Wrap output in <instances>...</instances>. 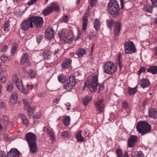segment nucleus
I'll list each match as a JSON object with an SVG mask.
<instances>
[{
  "label": "nucleus",
  "mask_w": 157,
  "mask_h": 157,
  "mask_svg": "<svg viewBox=\"0 0 157 157\" xmlns=\"http://www.w3.org/2000/svg\"><path fill=\"white\" fill-rule=\"evenodd\" d=\"M85 83L90 91L95 92L98 86V75L93 74L89 76L87 78Z\"/></svg>",
  "instance_id": "obj_1"
},
{
  "label": "nucleus",
  "mask_w": 157,
  "mask_h": 157,
  "mask_svg": "<svg viewBox=\"0 0 157 157\" xmlns=\"http://www.w3.org/2000/svg\"><path fill=\"white\" fill-rule=\"evenodd\" d=\"M137 131L142 135H144L149 132L151 129V126L149 124L143 121L138 122L136 126Z\"/></svg>",
  "instance_id": "obj_2"
},
{
  "label": "nucleus",
  "mask_w": 157,
  "mask_h": 157,
  "mask_svg": "<svg viewBox=\"0 0 157 157\" xmlns=\"http://www.w3.org/2000/svg\"><path fill=\"white\" fill-rule=\"evenodd\" d=\"M109 11L113 16H116L119 14L120 7L116 0H110L108 5Z\"/></svg>",
  "instance_id": "obj_3"
},
{
  "label": "nucleus",
  "mask_w": 157,
  "mask_h": 157,
  "mask_svg": "<svg viewBox=\"0 0 157 157\" xmlns=\"http://www.w3.org/2000/svg\"><path fill=\"white\" fill-rule=\"evenodd\" d=\"M104 71L106 73L111 74L115 73L117 71V67L114 63L110 61L106 62L103 65Z\"/></svg>",
  "instance_id": "obj_4"
},
{
  "label": "nucleus",
  "mask_w": 157,
  "mask_h": 157,
  "mask_svg": "<svg viewBox=\"0 0 157 157\" xmlns=\"http://www.w3.org/2000/svg\"><path fill=\"white\" fill-rule=\"evenodd\" d=\"M69 31L65 29H62L59 31L58 35L61 39L67 42H72L73 40V36L71 32L70 34H68Z\"/></svg>",
  "instance_id": "obj_5"
},
{
  "label": "nucleus",
  "mask_w": 157,
  "mask_h": 157,
  "mask_svg": "<svg viewBox=\"0 0 157 157\" xmlns=\"http://www.w3.org/2000/svg\"><path fill=\"white\" fill-rule=\"evenodd\" d=\"M12 81L13 83L15 84L16 87L20 91L25 94L28 93V91L23 89L21 79L20 78H18L16 74L13 75Z\"/></svg>",
  "instance_id": "obj_6"
},
{
  "label": "nucleus",
  "mask_w": 157,
  "mask_h": 157,
  "mask_svg": "<svg viewBox=\"0 0 157 157\" xmlns=\"http://www.w3.org/2000/svg\"><path fill=\"white\" fill-rule=\"evenodd\" d=\"M107 26L109 28L114 24L115 27L114 28V32L115 36H118L121 29V24L120 22L117 21L116 22H113L112 19H107Z\"/></svg>",
  "instance_id": "obj_7"
},
{
  "label": "nucleus",
  "mask_w": 157,
  "mask_h": 157,
  "mask_svg": "<svg viewBox=\"0 0 157 157\" xmlns=\"http://www.w3.org/2000/svg\"><path fill=\"white\" fill-rule=\"evenodd\" d=\"M124 49L126 54H132L136 52V48L133 43L129 41L126 42L124 44Z\"/></svg>",
  "instance_id": "obj_8"
},
{
  "label": "nucleus",
  "mask_w": 157,
  "mask_h": 157,
  "mask_svg": "<svg viewBox=\"0 0 157 157\" xmlns=\"http://www.w3.org/2000/svg\"><path fill=\"white\" fill-rule=\"evenodd\" d=\"M33 26V24L32 22L31 17L23 21L20 25L21 29L25 31L28 30L30 28H32Z\"/></svg>",
  "instance_id": "obj_9"
},
{
  "label": "nucleus",
  "mask_w": 157,
  "mask_h": 157,
  "mask_svg": "<svg viewBox=\"0 0 157 157\" xmlns=\"http://www.w3.org/2000/svg\"><path fill=\"white\" fill-rule=\"evenodd\" d=\"M75 84V78L71 76L69 79H67L64 86V88L67 91H70Z\"/></svg>",
  "instance_id": "obj_10"
},
{
  "label": "nucleus",
  "mask_w": 157,
  "mask_h": 157,
  "mask_svg": "<svg viewBox=\"0 0 157 157\" xmlns=\"http://www.w3.org/2000/svg\"><path fill=\"white\" fill-rule=\"evenodd\" d=\"M75 84V78L71 76L69 79H67L64 86V88L67 91H70Z\"/></svg>",
  "instance_id": "obj_11"
},
{
  "label": "nucleus",
  "mask_w": 157,
  "mask_h": 157,
  "mask_svg": "<svg viewBox=\"0 0 157 157\" xmlns=\"http://www.w3.org/2000/svg\"><path fill=\"white\" fill-rule=\"evenodd\" d=\"M59 8L57 5L55 3H52L50 6L43 11V13L44 15H46L54 10H58Z\"/></svg>",
  "instance_id": "obj_12"
},
{
  "label": "nucleus",
  "mask_w": 157,
  "mask_h": 157,
  "mask_svg": "<svg viewBox=\"0 0 157 157\" xmlns=\"http://www.w3.org/2000/svg\"><path fill=\"white\" fill-rule=\"evenodd\" d=\"M95 105L97 111L98 112V113L103 112L104 110V106L103 100L100 99L95 102Z\"/></svg>",
  "instance_id": "obj_13"
},
{
  "label": "nucleus",
  "mask_w": 157,
  "mask_h": 157,
  "mask_svg": "<svg viewBox=\"0 0 157 157\" xmlns=\"http://www.w3.org/2000/svg\"><path fill=\"white\" fill-rule=\"evenodd\" d=\"M25 138L29 144L36 143V136L32 132L28 133L26 134Z\"/></svg>",
  "instance_id": "obj_14"
},
{
  "label": "nucleus",
  "mask_w": 157,
  "mask_h": 157,
  "mask_svg": "<svg viewBox=\"0 0 157 157\" xmlns=\"http://www.w3.org/2000/svg\"><path fill=\"white\" fill-rule=\"evenodd\" d=\"M31 18L33 24V23L37 27L40 26L43 23V19L41 17L31 16Z\"/></svg>",
  "instance_id": "obj_15"
},
{
  "label": "nucleus",
  "mask_w": 157,
  "mask_h": 157,
  "mask_svg": "<svg viewBox=\"0 0 157 157\" xmlns=\"http://www.w3.org/2000/svg\"><path fill=\"white\" fill-rule=\"evenodd\" d=\"M137 137L136 136L132 135L128 140V146L129 147H133L137 142Z\"/></svg>",
  "instance_id": "obj_16"
},
{
  "label": "nucleus",
  "mask_w": 157,
  "mask_h": 157,
  "mask_svg": "<svg viewBox=\"0 0 157 157\" xmlns=\"http://www.w3.org/2000/svg\"><path fill=\"white\" fill-rule=\"evenodd\" d=\"M54 33V31L53 29L51 27H48L46 29L45 33V36L49 39L53 38Z\"/></svg>",
  "instance_id": "obj_17"
},
{
  "label": "nucleus",
  "mask_w": 157,
  "mask_h": 157,
  "mask_svg": "<svg viewBox=\"0 0 157 157\" xmlns=\"http://www.w3.org/2000/svg\"><path fill=\"white\" fill-rule=\"evenodd\" d=\"M19 155V152L17 149L11 148L8 152L7 157H18Z\"/></svg>",
  "instance_id": "obj_18"
},
{
  "label": "nucleus",
  "mask_w": 157,
  "mask_h": 157,
  "mask_svg": "<svg viewBox=\"0 0 157 157\" xmlns=\"http://www.w3.org/2000/svg\"><path fill=\"white\" fill-rule=\"evenodd\" d=\"M43 131L44 132H46L49 135L50 137V139L53 142L55 140V137L53 131L52 130L49 129L48 127H44L43 129Z\"/></svg>",
  "instance_id": "obj_19"
},
{
  "label": "nucleus",
  "mask_w": 157,
  "mask_h": 157,
  "mask_svg": "<svg viewBox=\"0 0 157 157\" xmlns=\"http://www.w3.org/2000/svg\"><path fill=\"white\" fill-rule=\"evenodd\" d=\"M17 94L15 92H13L11 94L10 98V105L15 104L17 101Z\"/></svg>",
  "instance_id": "obj_20"
},
{
  "label": "nucleus",
  "mask_w": 157,
  "mask_h": 157,
  "mask_svg": "<svg viewBox=\"0 0 157 157\" xmlns=\"http://www.w3.org/2000/svg\"><path fill=\"white\" fill-rule=\"evenodd\" d=\"M148 116L151 118L157 119V110L154 109H150L149 110Z\"/></svg>",
  "instance_id": "obj_21"
},
{
  "label": "nucleus",
  "mask_w": 157,
  "mask_h": 157,
  "mask_svg": "<svg viewBox=\"0 0 157 157\" xmlns=\"http://www.w3.org/2000/svg\"><path fill=\"white\" fill-rule=\"evenodd\" d=\"M20 61L21 64L28 63L29 61V55L27 53L23 54L21 56Z\"/></svg>",
  "instance_id": "obj_22"
},
{
  "label": "nucleus",
  "mask_w": 157,
  "mask_h": 157,
  "mask_svg": "<svg viewBox=\"0 0 157 157\" xmlns=\"http://www.w3.org/2000/svg\"><path fill=\"white\" fill-rule=\"evenodd\" d=\"M139 83L141 86L144 88L148 87L150 85L149 81L147 79L145 78L140 80Z\"/></svg>",
  "instance_id": "obj_23"
},
{
  "label": "nucleus",
  "mask_w": 157,
  "mask_h": 157,
  "mask_svg": "<svg viewBox=\"0 0 157 157\" xmlns=\"http://www.w3.org/2000/svg\"><path fill=\"white\" fill-rule=\"evenodd\" d=\"M0 122L6 125L11 124L10 122L9 121V118L6 115L0 117Z\"/></svg>",
  "instance_id": "obj_24"
},
{
  "label": "nucleus",
  "mask_w": 157,
  "mask_h": 157,
  "mask_svg": "<svg viewBox=\"0 0 157 157\" xmlns=\"http://www.w3.org/2000/svg\"><path fill=\"white\" fill-rule=\"evenodd\" d=\"M86 50L83 48H81L78 49L76 52L75 55L78 57H80L85 55L86 53Z\"/></svg>",
  "instance_id": "obj_25"
},
{
  "label": "nucleus",
  "mask_w": 157,
  "mask_h": 157,
  "mask_svg": "<svg viewBox=\"0 0 157 157\" xmlns=\"http://www.w3.org/2000/svg\"><path fill=\"white\" fill-rule=\"evenodd\" d=\"M30 148V151L32 153H35L37 150L36 143L29 144Z\"/></svg>",
  "instance_id": "obj_26"
},
{
  "label": "nucleus",
  "mask_w": 157,
  "mask_h": 157,
  "mask_svg": "<svg viewBox=\"0 0 157 157\" xmlns=\"http://www.w3.org/2000/svg\"><path fill=\"white\" fill-rule=\"evenodd\" d=\"M71 59H67L63 62L61 66L63 68H66L68 67L71 64Z\"/></svg>",
  "instance_id": "obj_27"
},
{
  "label": "nucleus",
  "mask_w": 157,
  "mask_h": 157,
  "mask_svg": "<svg viewBox=\"0 0 157 157\" xmlns=\"http://www.w3.org/2000/svg\"><path fill=\"white\" fill-rule=\"evenodd\" d=\"M82 132V131H80L78 132L76 135V139L79 142H84L86 140L85 138L83 137L82 136L81 134Z\"/></svg>",
  "instance_id": "obj_28"
},
{
  "label": "nucleus",
  "mask_w": 157,
  "mask_h": 157,
  "mask_svg": "<svg viewBox=\"0 0 157 157\" xmlns=\"http://www.w3.org/2000/svg\"><path fill=\"white\" fill-rule=\"evenodd\" d=\"M24 107L25 109L28 111V115L30 116H32L34 113V109L30 106H24Z\"/></svg>",
  "instance_id": "obj_29"
},
{
  "label": "nucleus",
  "mask_w": 157,
  "mask_h": 157,
  "mask_svg": "<svg viewBox=\"0 0 157 157\" xmlns=\"http://www.w3.org/2000/svg\"><path fill=\"white\" fill-rule=\"evenodd\" d=\"M148 72H149L153 74L157 73V67L155 66H150L147 70Z\"/></svg>",
  "instance_id": "obj_30"
},
{
  "label": "nucleus",
  "mask_w": 157,
  "mask_h": 157,
  "mask_svg": "<svg viewBox=\"0 0 157 157\" xmlns=\"http://www.w3.org/2000/svg\"><path fill=\"white\" fill-rule=\"evenodd\" d=\"M100 25V21L98 19H95L94 23V27L97 31H98L99 30Z\"/></svg>",
  "instance_id": "obj_31"
},
{
  "label": "nucleus",
  "mask_w": 157,
  "mask_h": 157,
  "mask_svg": "<svg viewBox=\"0 0 157 157\" xmlns=\"http://www.w3.org/2000/svg\"><path fill=\"white\" fill-rule=\"evenodd\" d=\"M132 157H144V155L140 151H132L131 153Z\"/></svg>",
  "instance_id": "obj_32"
},
{
  "label": "nucleus",
  "mask_w": 157,
  "mask_h": 157,
  "mask_svg": "<svg viewBox=\"0 0 157 157\" xmlns=\"http://www.w3.org/2000/svg\"><path fill=\"white\" fill-rule=\"evenodd\" d=\"M10 43H11L13 45V47L11 51V54L12 56H13L15 54L17 50V44H16L13 40H11Z\"/></svg>",
  "instance_id": "obj_33"
},
{
  "label": "nucleus",
  "mask_w": 157,
  "mask_h": 157,
  "mask_svg": "<svg viewBox=\"0 0 157 157\" xmlns=\"http://www.w3.org/2000/svg\"><path fill=\"white\" fill-rule=\"evenodd\" d=\"M51 54V52L50 51L46 50L43 52L42 55L45 59H47L50 57Z\"/></svg>",
  "instance_id": "obj_34"
},
{
  "label": "nucleus",
  "mask_w": 157,
  "mask_h": 157,
  "mask_svg": "<svg viewBox=\"0 0 157 157\" xmlns=\"http://www.w3.org/2000/svg\"><path fill=\"white\" fill-rule=\"evenodd\" d=\"M91 99L90 96H86L83 99L82 104L85 106L86 105Z\"/></svg>",
  "instance_id": "obj_35"
},
{
  "label": "nucleus",
  "mask_w": 157,
  "mask_h": 157,
  "mask_svg": "<svg viewBox=\"0 0 157 157\" xmlns=\"http://www.w3.org/2000/svg\"><path fill=\"white\" fill-rule=\"evenodd\" d=\"M19 116L22 119L23 123L24 124H28V121L24 114L21 113L20 114Z\"/></svg>",
  "instance_id": "obj_36"
},
{
  "label": "nucleus",
  "mask_w": 157,
  "mask_h": 157,
  "mask_svg": "<svg viewBox=\"0 0 157 157\" xmlns=\"http://www.w3.org/2000/svg\"><path fill=\"white\" fill-rule=\"evenodd\" d=\"M137 86L133 88L129 87L128 88V93L130 95H134L137 92Z\"/></svg>",
  "instance_id": "obj_37"
},
{
  "label": "nucleus",
  "mask_w": 157,
  "mask_h": 157,
  "mask_svg": "<svg viewBox=\"0 0 157 157\" xmlns=\"http://www.w3.org/2000/svg\"><path fill=\"white\" fill-rule=\"evenodd\" d=\"M154 7L153 6L152 7L148 5H144L143 9L144 11H146L149 13H151L152 11V7Z\"/></svg>",
  "instance_id": "obj_38"
},
{
  "label": "nucleus",
  "mask_w": 157,
  "mask_h": 157,
  "mask_svg": "<svg viewBox=\"0 0 157 157\" xmlns=\"http://www.w3.org/2000/svg\"><path fill=\"white\" fill-rule=\"evenodd\" d=\"M27 73L29 76L31 78H33L36 76L35 72L31 69L28 70L27 71Z\"/></svg>",
  "instance_id": "obj_39"
},
{
  "label": "nucleus",
  "mask_w": 157,
  "mask_h": 157,
  "mask_svg": "<svg viewBox=\"0 0 157 157\" xmlns=\"http://www.w3.org/2000/svg\"><path fill=\"white\" fill-rule=\"evenodd\" d=\"M58 79L59 82L64 83L66 81L65 76L63 74L60 75L58 77Z\"/></svg>",
  "instance_id": "obj_40"
},
{
  "label": "nucleus",
  "mask_w": 157,
  "mask_h": 157,
  "mask_svg": "<svg viewBox=\"0 0 157 157\" xmlns=\"http://www.w3.org/2000/svg\"><path fill=\"white\" fill-rule=\"evenodd\" d=\"M70 118L69 116L65 117L63 120V122L66 126L69 125L70 124Z\"/></svg>",
  "instance_id": "obj_41"
},
{
  "label": "nucleus",
  "mask_w": 157,
  "mask_h": 157,
  "mask_svg": "<svg viewBox=\"0 0 157 157\" xmlns=\"http://www.w3.org/2000/svg\"><path fill=\"white\" fill-rule=\"evenodd\" d=\"M87 23V18L86 17H84L83 18L82 29L85 30L86 28Z\"/></svg>",
  "instance_id": "obj_42"
},
{
  "label": "nucleus",
  "mask_w": 157,
  "mask_h": 157,
  "mask_svg": "<svg viewBox=\"0 0 157 157\" xmlns=\"http://www.w3.org/2000/svg\"><path fill=\"white\" fill-rule=\"evenodd\" d=\"M6 88L7 91L9 92L11 91L13 89V84L11 83H7Z\"/></svg>",
  "instance_id": "obj_43"
},
{
  "label": "nucleus",
  "mask_w": 157,
  "mask_h": 157,
  "mask_svg": "<svg viewBox=\"0 0 157 157\" xmlns=\"http://www.w3.org/2000/svg\"><path fill=\"white\" fill-rule=\"evenodd\" d=\"M70 135V133L67 131H64L61 134V136L65 138H67L69 137Z\"/></svg>",
  "instance_id": "obj_44"
},
{
  "label": "nucleus",
  "mask_w": 157,
  "mask_h": 157,
  "mask_svg": "<svg viewBox=\"0 0 157 157\" xmlns=\"http://www.w3.org/2000/svg\"><path fill=\"white\" fill-rule=\"evenodd\" d=\"M97 33L94 32H90L88 35V37L91 40L92 39L94 36H95Z\"/></svg>",
  "instance_id": "obj_45"
},
{
  "label": "nucleus",
  "mask_w": 157,
  "mask_h": 157,
  "mask_svg": "<svg viewBox=\"0 0 157 157\" xmlns=\"http://www.w3.org/2000/svg\"><path fill=\"white\" fill-rule=\"evenodd\" d=\"M27 8L26 7H25V10L23 11H22L21 10H18L16 11L15 13V14H16V15L19 16H21L23 13H24L25 11L26 10Z\"/></svg>",
  "instance_id": "obj_46"
},
{
  "label": "nucleus",
  "mask_w": 157,
  "mask_h": 157,
  "mask_svg": "<svg viewBox=\"0 0 157 157\" xmlns=\"http://www.w3.org/2000/svg\"><path fill=\"white\" fill-rule=\"evenodd\" d=\"M117 157H122V151L121 149H118L116 151Z\"/></svg>",
  "instance_id": "obj_47"
},
{
  "label": "nucleus",
  "mask_w": 157,
  "mask_h": 157,
  "mask_svg": "<svg viewBox=\"0 0 157 157\" xmlns=\"http://www.w3.org/2000/svg\"><path fill=\"white\" fill-rule=\"evenodd\" d=\"M122 105L123 107L125 109H128L129 108L128 104L125 101H122Z\"/></svg>",
  "instance_id": "obj_48"
},
{
  "label": "nucleus",
  "mask_w": 157,
  "mask_h": 157,
  "mask_svg": "<svg viewBox=\"0 0 157 157\" xmlns=\"http://www.w3.org/2000/svg\"><path fill=\"white\" fill-rule=\"evenodd\" d=\"M43 36L40 35L37 36L36 37L37 42L39 44L40 43L41 40L43 39Z\"/></svg>",
  "instance_id": "obj_49"
},
{
  "label": "nucleus",
  "mask_w": 157,
  "mask_h": 157,
  "mask_svg": "<svg viewBox=\"0 0 157 157\" xmlns=\"http://www.w3.org/2000/svg\"><path fill=\"white\" fill-rule=\"evenodd\" d=\"M9 26V23L7 22H5L4 25V31H7L8 30V28Z\"/></svg>",
  "instance_id": "obj_50"
},
{
  "label": "nucleus",
  "mask_w": 157,
  "mask_h": 157,
  "mask_svg": "<svg viewBox=\"0 0 157 157\" xmlns=\"http://www.w3.org/2000/svg\"><path fill=\"white\" fill-rule=\"evenodd\" d=\"M8 59L7 56L6 55H3L1 57V59L3 62H4L6 61Z\"/></svg>",
  "instance_id": "obj_51"
},
{
  "label": "nucleus",
  "mask_w": 157,
  "mask_h": 157,
  "mask_svg": "<svg viewBox=\"0 0 157 157\" xmlns=\"http://www.w3.org/2000/svg\"><path fill=\"white\" fill-rule=\"evenodd\" d=\"M97 0H90V3L91 7H93L96 5Z\"/></svg>",
  "instance_id": "obj_52"
},
{
  "label": "nucleus",
  "mask_w": 157,
  "mask_h": 157,
  "mask_svg": "<svg viewBox=\"0 0 157 157\" xmlns=\"http://www.w3.org/2000/svg\"><path fill=\"white\" fill-rule=\"evenodd\" d=\"M146 69L145 67H142L140 68L139 71V75L141 73L144 72L146 71Z\"/></svg>",
  "instance_id": "obj_53"
},
{
  "label": "nucleus",
  "mask_w": 157,
  "mask_h": 157,
  "mask_svg": "<svg viewBox=\"0 0 157 157\" xmlns=\"http://www.w3.org/2000/svg\"><path fill=\"white\" fill-rule=\"evenodd\" d=\"M41 116L40 113H36L33 116L34 118H39Z\"/></svg>",
  "instance_id": "obj_54"
},
{
  "label": "nucleus",
  "mask_w": 157,
  "mask_h": 157,
  "mask_svg": "<svg viewBox=\"0 0 157 157\" xmlns=\"http://www.w3.org/2000/svg\"><path fill=\"white\" fill-rule=\"evenodd\" d=\"M6 107L5 102L2 101H0V108H4Z\"/></svg>",
  "instance_id": "obj_55"
},
{
  "label": "nucleus",
  "mask_w": 157,
  "mask_h": 157,
  "mask_svg": "<svg viewBox=\"0 0 157 157\" xmlns=\"http://www.w3.org/2000/svg\"><path fill=\"white\" fill-rule=\"evenodd\" d=\"M23 104L25 105V106H28V100L27 99L24 98L22 100Z\"/></svg>",
  "instance_id": "obj_56"
},
{
  "label": "nucleus",
  "mask_w": 157,
  "mask_h": 157,
  "mask_svg": "<svg viewBox=\"0 0 157 157\" xmlns=\"http://www.w3.org/2000/svg\"><path fill=\"white\" fill-rule=\"evenodd\" d=\"M153 7H157V0H151Z\"/></svg>",
  "instance_id": "obj_57"
},
{
  "label": "nucleus",
  "mask_w": 157,
  "mask_h": 157,
  "mask_svg": "<svg viewBox=\"0 0 157 157\" xmlns=\"http://www.w3.org/2000/svg\"><path fill=\"white\" fill-rule=\"evenodd\" d=\"M37 0H30V1L28 2V4L29 6L34 4Z\"/></svg>",
  "instance_id": "obj_58"
},
{
  "label": "nucleus",
  "mask_w": 157,
  "mask_h": 157,
  "mask_svg": "<svg viewBox=\"0 0 157 157\" xmlns=\"http://www.w3.org/2000/svg\"><path fill=\"white\" fill-rule=\"evenodd\" d=\"M38 96L40 97H44L46 95V93L45 92H40L38 94Z\"/></svg>",
  "instance_id": "obj_59"
},
{
  "label": "nucleus",
  "mask_w": 157,
  "mask_h": 157,
  "mask_svg": "<svg viewBox=\"0 0 157 157\" xmlns=\"http://www.w3.org/2000/svg\"><path fill=\"white\" fill-rule=\"evenodd\" d=\"M68 21V17L67 16L64 15L63 16V21L65 22H67Z\"/></svg>",
  "instance_id": "obj_60"
},
{
  "label": "nucleus",
  "mask_w": 157,
  "mask_h": 157,
  "mask_svg": "<svg viewBox=\"0 0 157 157\" xmlns=\"http://www.w3.org/2000/svg\"><path fill=\"white\" fill-rule=\"evenodd\" d=\"M1 82L2 83H4L6 82V79L4 76H2L0 79Z\"/></svg>",
  "instance_id": "obj_61"
},
{
  "label": "nucleus",
  "mask_w": 157,
  "mask_h": 157,
  "mask_svg": "<svg viewBox=\"0 0 157 157\" xmlns=\"http://www.w3.org/2000/svg\"><path fill=\"white\" fill-rule=\"evenodd\" d=\"M7 49V46H3L1 49V52H6Z\"/></svg>",
  "instance_id": "obj_62"
},
{
  "label": "nucleus",
  "mask_w": 157,
  "mask_h": 157,
  "mask_svg": "<svg viewBox=\"0 0 157 157\" xmlns=\"http://www.w3.org/2000/svg\"><path fill=\"white\" fill-rule=\"evenodd\" d=\"M121 54L120 53H118L117 55V61H120L121 60Z\"/></svg>",
  "instance_id": "obj_63"
},
{
  "label": "nucleus",
  "mask_w": 157,
  "mask_h": 157,
  "mask_svg": "<svg viewBox=\"0 0 157 157\" xmlns=\"http://www.w3.org/2000/svg\"><path fill=\"white\" fill-rule=\"evenodd\" d=\"M0 157H7V156H6V154L4 152H1L0 153Z\"/></svg>",
  "instance_id": "obj_64"
}]
</instances>
